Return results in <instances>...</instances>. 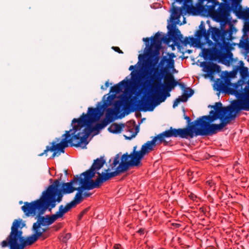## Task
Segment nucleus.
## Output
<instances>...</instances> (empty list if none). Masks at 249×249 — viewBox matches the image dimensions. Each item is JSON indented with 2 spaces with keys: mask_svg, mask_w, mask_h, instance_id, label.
I'll list each match as a JSON object with an SVG mask.
<instances>
[{
  "mask_svg": "<svg viewBox=\"0 0 249 249\" xmlns=\"http://www.w3.org/2000/svg\"><path fill=\"white\" fill-rule=\"evenodd\" d=\"M99 119L94 117L89 110L88 114L83 113L80 118L72 119L71 124L72 128L65 131L61 138H55V140H87L92 132L99 131L105 127L109 122L108 119L105 118L92 127H85L89 123Z\"/></svg>",
  "mask_w": 249,
  "mask_h": 249,
  "instance_id": "obj_1",
  "label": "nucleus"
},
{
  "mask_svg": "<svg viewBox=\"0 0 249 249\" xmlns=\"http://www.w3.org/2000/svg\"><path fill=\"white\" fill-rule=\"evenodd\" d=\"M211 110L209 115L203 116L193 122L199 136H212L221 131L227 124L235 119L234 115L223 119Z\"/></svg>",
  "mask_w": 249,
  "mask_h": 249,
  "instance_id": "obj_2",
  "label": "nucleus"
},
{
  "mask_svg": "<svg viewBox=\"0 0 249 249\" xmlns=\"http://www.w3.org/2000/svg\"><path fill=\"white\" fill-rule=\"evenodd\" d=\"M173 142H175V148L180 149H183V147H185V145L192 147L191 144L194 145V142L196 141H185V142H183L182 141H147L142 145L140 150L137 151L136 146H134L133 151L130 154L126 152L124 154L127 156V159L133 167H139L142 165V160L144 156L153 151L156 145L163 143L164 146L173 145Z\"/></svg>",
  "mask_w": 249,
  "mask_h": 249,
  "instance_id": "obj_3",
  "label": "nucleus"
},
{
  "mask_svg": "<svg viewBox=\"0 0 249 249\" xmlns=\"http://www.w3.org/2000/svg\"><path fill=\"white\" fill-rule=\"evenodd\" d=\"M20 224V220L14 221L10 234L0 243L1 248L9 247L10 249H24L26 246L31 245L37 241L34 234L26 239L22 236V231L18 230Z\"/></svg>",
  "mask_w": 249,
  "mask_h": 249,
  "instance_id": "obj_4",
  "label": "nucleus"
},
{
  "mask_svg": "<svg viewBox=\"0 0 249 249\" xmlns=\"http://www.w3.org/2000/svg\"><path fill=\"white\" fill-rule=\"evenodd\" d=\"M53 195L43 192L40 198L31 202H25L21 209L27 216L35 215L36 211H40V214H43L48 209L50 211L55 206V197Z\"/></svg>",
  "mask_w": 249,
  "mask_h": 249,
  "instance_id": "obj_5",
  "label": "nucleus"
},
{
  "mask_svg": "<svg viewBox=\"0 0 249 249\" xmlns=\"http://www.w3.org/2000/svg\"><path fill=\"white\" fill-rule=\"evenodd\" d=\"M193 9H194V7L192 6L186 4L185 3H184L183 5L179 8L173 7V15L171 16L170 18L173 23L171 24H169L167 28L168 30L170 36L171 37L172 40L177 46L179 45V42L180 41L184 46H186L188 44H190V41L189 40V37H186L184 39H182L183 36L178 29L176 27V23L175 22V20L178 19L180 18V15L191 13L192 12L191 10Z\"/></svg>",
  "mask_w": 249,
  "mask_h": 249,
  "instance_id": "obj_6",
  "label": "nucleus"
},
{
  "mask_svg": "<svg viewBox=\"0 0 249 249\" xmlns=\"http://www.w3.org/2000/svg\"><path fill=\"white\" fill-rule=\"evenodd\" d=\"M236 31L235 27L231 23L230 24L229 29L227 30H225L222 26L218 28L209 26L208 29L209 38L211 36L215 43L220 48L227 46L228 44L227 41H231L233 39L232 34Z\"/></svg>",
  "mask_w": 249,
  "mask_h": 249,
  "instance_id": "obj_7",
  "label": "nucleus"
},
{
  "mask_svg": "<svg viewBox=\"0 0 249 249\" xmlns=\"http://www.w3.org/2000/svg\"><path fill=\"white\" fill-rule=\"evenodd\" d=\"M76 143H73V141H60L58 143L54 142L51 143V145L47 146L43 152L39 154V156H48L49 152H53L52 155L49 157V159H53L55 156H59L61 153L65 152V148L68 147L75 146L84 148L90 141H76Z\"/></svg>",
  "mask_w": 249,
  "mask_h": 249,
  "instance_id": "obj_8",
  "label": "nucleus"
},
{
  "mask_svg": "<svg viewBox=\"0 0 249 249\" xmlns=\"http://www.w3.org/2000/svg\"><path fill=\"white\" fill-rule=\"evenodd\" d=\"M240 102H233L231 106L223 107L222 104L221 102H216L213 106L209 105V107L213 108L214 111L219 116L222 118L226 119L227 116L234 115L236 118L237 114L241 110V107H239Z\"/></svg>",
  "mask_w": 249,
  "mask_h": 249,
  "instance_id": "obj_9",
  "label": "nucleus"
},
{
  "mask_svg": "<svg viewBox=\"0 0 249 249\" xmlns=\"http://www.w3.org/2000/svg\"><path fill=\"white\" fill-rule=\"evenodd\" d=\"M206 9L209 14L214 17L218 21H223L225 20L229 15L228 8L230 5H226L225 3H220L218 1L211 3V4H207Z\"/></svg>",
  "mask_w": 249,
  "mask_h": 249,
  "instance_id": "obj_10",
  "label": "nucleus"
},
{
  "mask_svg": "<svg viewBox=\"0 0 249 249\" xmlns=\"http://www.w3.org/2000/svg\"><path fill=\"white\" fill-rule=\"evenodd\" d=\"M159 65L157 66L156 67H148L150 69V71H146L145 73V76L147 79H148V81H147L148 84L151 83V86L154 88L155 89L158 91V84L161 82V80L165 74L168 72L167 68H162L159 69Z\"/></svg>",
  "mask_w": 249,
  "mask_h": 249,
  "instance_id": "obj_11",
  "label": "nucleus"
},
{
  "mask_svg": "<svg viewBox=\"0 0 249 249\" xmlns=\"http://www.w3.org/2000/svg\"><path fill=\"white\" fill-rule=\"evenodd\" d=\"M159 65L157 66L156 67H148L150 69V71H146L145 73V76L147 79H148V81H147L148 84L151 83V86L154 88L155 89L158 91V84L161 82V80L165 74L168 72L167 68H162L159 69Z\"/></svg>",
  "mask_w": 249,
  "mask_h": 249,
  "instance_id": "obj_12",
  "label": "nucleus"
},
{
  "mask_svg": "<svg viewBox=\"0 0 249 249\" xmlns=\"http://www.w3.org/2000/svg\"><path fill=\"white\" fill-rule=\"evenodd\" d=\"M166 99V96L162 93L159 95L157 98L152 95L150 98H142L139 101L138 109L143 112L152 111L157 106L164 102Z\"/></svg>",
  "mask_w": 249,
  "mask_h": 249,
  "instance_id": "obj_13",
  "label": "nucleus"
},
{
  "mask_svg": "<svg viewBox=\"0 0 249 249\" xmlns=\"http://www.w3.org/2000/svg\"><path fill=\"white\" fill-rule=\"evenodd\" d=\"M199 136L193 122L183 128H176V138L188 139Z\"/></svg>",
  "mask_w": 249,
  "mask_h": 249,
  "instance_id": "obj_14",
  "label": "nucleus"
},
{
  "mask_svg": "<svg viewBox=\"0 0 249 249\" xmlns=\"http://www.w3.org/2000/svg\"><path fill=\"white\" fill-rule=\"evenodd\" d=\"M115 97V94L109 95L107 97V100L104 101L103 104L101 105L100 103H98L97 107H89L88 110L90 111L91 115H93L94 117L100 118L103 115L104 109L112 104Z\"/></svg>",
  "mask_w": 249,
  "mask_h": 249,
  "instance_id": "obj_15",
  "label": "nucleus"
},
{
  "mask_svg": "<svg viewBox=\"0 0 249 249\" xmlns=\"http://www.w3.org/2000/svg\"><path fill=\"white\" fill-rule=\"evenodd\" d=\"M164 83H161V82L158 84V91H157L155 90L156 93L159 94L161 90L171 91L175 87L178 85V82L177 81L175 78L174 75L170 72L167 73L164 76Z\"/></svg>",
  "mask_w": 249,
  "mask_h": 249,
  "instance_id": "obj_16",
  "label": "nucleus"
},
{
  "mask_svg": "<svg viewBox=\"0 0 249 249\" xmlns=\"http://www.w3.org/2000/svg\"><path fill=\"white\" fill-rule=\"evenodd\" d=\"M106 162L104 157L97 158L93 160V163L89 169L81 174L80 176H82V175H86V178L92 179L98 172L97 171L103 167Z\"/></svg>",
  "mask_w": 249,
  "mask_h": 249,
  "instance_id": "obj_17",
  "label": "nucleus"
},
{
  "mask_svg": "<svg viewBox=\"0 0 249 249\" xmlns=\"http://www.w3.org/2000/svg\"><path fill=\"white\" fill-rule=\"evenodd\" d=\"M133 167L128 160L127 159V156L123 154L122 156L121 161L117 166L116 170L111 172H107L109 179L111 178L117 176L121 173L127 171L130 167Z\"/></svg>",
  "mask_w": 249,
  "mask_h": 249,
  "instance_id": "obj_18",
  "label": "nucleus"
},
{
  "mask_svg": "<svg viewBox=\"0 0 249 249\" xmlns=\"http://www.w3.org/2000/svg\"><path fill=\"white\" fill-rule=\"evenodd\" d=\"M244 90V92L241 90L240 91H236L238 94V100L234 102H240L239 106L242 108L241 110L249 111V86H246Z\"/></svg>",
  "mask_w": 249,
  "mask_h": 249,
  "instance_id": "obj_19",
  "label": "nucleus"
},
{
  "mask_svg": "<svg viewBox=\"0 0 249 249\" xmlns=\"http://www.w3.org/2000/svg\"><path fill=\"white\" fill-rule=\"evenodd\" d=\"M82 176H84V178H82L79 177V180H78V184L80 185L78 187H75V191H77V193H79L81 195H83L84 190H90L95 188L90 180L91 178H86V175Z\"/></svg>",
  "mask_w": 249,
  "mask_h": 249,
  "instance_id": "obj_20",
  "label": "nucleus"
},
{
  "mask_svg": "<svg viewBox=\"0 0 249 249\" xmlns=\"http://www.w3.org/2000/svg\"><path fill=\"white\" fill-rule=\"evenodd\" d=\"M79 177L78 175L74 176L70 182L63 183L62 184L61 191L64 194H71L75 191V186L78 184Z\"/></svg>",
  "mask_w": 249,
  "mask_h": 249,
  "instance_id": "obj_21",
  "label": "nucleus"
},
{
  "mask_svg": "<svg viewBox=\"0 0 249 249\" xmlns=\"http://www.w3.org/2000/svg\"><path fill=\"white\" fill-rule=\"evenodd\" d=\"M200 66L203 68L204 71L209 75H212L215 72H219L221 71L219 65L211 62H202L200 64Z\"/></svg>",
  "mask_w": 249,
  "mask_h": 249,
  "instance_id": "obj_22",
  "label": "nucleus"
},
{
  "mask_svg": "<svg viewBox=\"0 0 249 249\" xmlns=\"http://www.w3.org/2000/svg\"><path fill=\"white\" fill-rule=\"evenodd\" d=\"M171 137L176 138V128L172 127H170L169 129L162 132L156 136L151 137L150 138L152 140H164L165 138Z\"/></svg>",
  "mask_w": 249,
  "mask_h": 249,
  "instance_id": "obj_23",
  "label": "nucleus"
},
{
  "mask_svg": "<svg viewBox=\"0 0 249 249\" xmlns=\"http://www.w3.org/2000/svg\"><path fill=\"white\" fill-rule=\"evenodd\" d=\"M151 46H161L162 41L168 44L172 40L171 37H167L166 36L161 37V35L159 33H157L154 37L151 38Z\"/></svg>",
  "mask_w": 249,
  "mask_h": 249,
  "instance_id": "obj_24",
  "label": "nucleus"
},
{
  "mask_svg": "<svg viewBox=\"0 0 249 249\" xmlns=\"http://www.w3.org/2000/svg\"><path fill=\"white\" fill-rule=\"evenodd\" d=\"M98 177L94 181L92 179H90L95 188H99L103 183L109 180L107 172H97Z\"/></svg>",
  "mask_w": 249,
  "mask_h": 249,
  "instance_id": "obj_25",
  "label": "nucleus"
},
{
  "mask_svg": "<svg viewBox=\"0 0 249 249\" xmlns=\"http://www.w3.org/2000/svg\"><path fill=\"white\" fill-rule=\"evenodd\" d=\"M132 100L130 99L129 97H126L124 100V102L120 100L116 101L114 104V106L115 108L119 110L121 107L124 106L125 111L129 110L131 107Z\"/></svg>",
  "mask_w": 249,
  "mask_h": 249,
  "instance_id": "obj_26",
  "label": "nucleus"
},
{
  "mask_svg": "<svg viewBox=\"0 0 249 249\" xmlns=\"http://www.w3.org/2000/svg\"><path fill=\"white\" fill-rule=\"evenodd\" d=\"M122 156L120 154H116L115 157L109 160L108 163L109 165L108 168L106 170V172H109L111 170H116L117 166L120 164L121 161Z\"/></svg>",
  "mask_w": 249,
  "mask_h": 249,
  "instance_id": "obj_27",
  "label": "nucleus"
},
{
  "mask_svg": "<svg viewBox=\"0 0 249 249\" xmlns=\"http://www.w3.org/2000/svg\"><path fill=\"white\" fill-rule=\"evenodd\" d=\"M129 84V81L128 80L124 79L118 84L111 87L110 89V92L113 93L114 94L119 93L122 91L124 88L127 87Z\"/></svg>",
  "mask_w": 249,
  "mask_h": 249,
  "instance_id": "obj_28",
  "label": "nucleus"
},
{
  "mask_svg": "<svg viewBox=\"0 0 249 249\" xmlns=\"http://www.w3.org/2000/svg\"><path fill=\"white\" fill-rule=\"evenodd\" d=\"M195 36L200 41L203 37L209 46L213 45V42L209 39V33L208 30L207 31H203L202 30H198L195 33Z\"/></svg>",
  "mask_w": 249,
  "mask_h": 249,
  "instance_id": "obj_29",
  "label": "nucleus"
},
{
  "mask_svg": "<svg viewBox=\"0 0 249 249\" xmlns=\"http://www.w3.org/2000/svg\"><path fill=\"white\" fill-rule=\"evenodd\" d=\"M232 11L239 18H242L244 19H249V8L242 9L241 5L239 4V7H237L236 10H233Z\"/></svg>",
  "mask_w": 249,
  "mask_h": 249,
  "instance_id": "obj_30",
  "label": "nucleus"
},
{
  "mask_svg": "<svg viewBox=\"0 0 249 249\" xmlns=\"http://www.w3.org/2000/svg\"><path fill=\"white\" fill-rule=\"evenodd\" d=\"M165 63H166L167 65L164 68H167V70L174 68L175 61L174 59H169L166 56H163L160 62L159 65L162 67Z\"/></svg>",
  "mask_w": 249,
  "mask_h": 249,
  "instance_id": "obj_31",
  "label": "nucleus"
},
{
  "mask_svg": "<svg viewBox=\"0 0 249 249\" xmlns=\"http://www.w3.org/2000/svg\"><path fill=\"white\" fill-rule=\"evenodd\" d=\"M42 214H40V211H38L37 220V221L34 223L35 228H40L41 226H48L45 216H42Z\"/></svg>",
  "mask_w": 249,
  "mask_h": 249,
  "instance_id": "obj_32",
  "label": "nucleus"
},
{
  "mask_svg": "<svg viewBox=\"0 0 249 249\" xmlns=\"http://www.w3.org/2000/svg\"><path fill=\"white\" fill-rule=\"evenodd\" d=\"M194 93V91L189 88H186L184 90L183 94L182 96H179L177 99L181 100V102H185L187 101L188 98L191 97Z\"/></svg>",
  "mask_w": 249,
  "mask_h": 249,
  "instance_id": "obj_33",
  "label": "nucleus"
},
{
  "mask_svg": "<svg viewBox=\"0 0 249 249\" xmlns=\"http://www.w3.org/2000/svg\"><path fill=\"white\" fill-rule=\"evenodd\" d=\"M124 124H118L114 123L108 128V130L113 133H120L122 132Z\"/></svg>",
  "mask_w": 249,
  "mask_h": 249,
  "instance_id": "obj_34",
  "label": "nucleus"
},
{
  "mask_svg": "<svg viewBox=\"0 0 249 249\" xmlns=\"http://www.w3.org/2000/svg\"><path fill=\"white\" fill-rule=\"evenodd\" d=\"M60 185V181L59 179H56L54 180L53 184L50 185L47 190L44 192L47 193L56 195L57 191H59L57 187Z\"/></svg>",
  "mask_w": 249,
  "mask_h": 249,
  "instance_id": "obj_35",
  "label": "nucleus"
},
{
  "mask_svg": "<svg viewBox=\"0 0 249 249\" xmlns=\"http://www.w3.org/2000/svg\"><path fill=\"white\" fill-rule=\"evenodd\" d=\"M160 60V56H151L145 61V64L147 67H154L157 66Z\"/></svg>",
  "mask_w": 249,
  "mask_h": 249,
  "instance_id": "obj_36",
  "label": "nucleus"
},
{
  "mask_svg": "<svg viewBox=\"0 0 249 249\" xmlns=\"http://www.w3.org/2000/svg\"><path fill=\"white\" fill-rule=\"evenodd\" d=\"M241 86V84H240L239 83V81L237 82V83H234V84H232V85L231 87H232V88H229L228 89V91H229V93L231 94H234V95H235L236 96V97L237 98H238V94H237L236 93V91L237 92H238V91H240V90H238V89Z\"/></svg>",
  "mask_w": 249,
  "mask_h": 249,
  "instance_id": "obj_37",
  "label": "nucleus"
},
{
  "mask_svg": "<svg viewBox=\"0 0 249 249\" xmlns=\"http://www.w3.org/2000/svg\"><path fill=\"white\" fill-rule=\"evenodd\" d=\"M238 67V70H239V72L241 75V77L243 80H246L247 78L249 77V69L248 68L245 67Z\"/></svg>",
  "mask_w": 249,
  "mask_h": 249,
  "instance_id": "obj_38",
  "label": "nucleus"
},
{
  "mask_svg": "<svg viewBox=\"0 0 249 249\" xmlns=\"http://www.w3.org/2000/svg\"><path fill=\"white\" fill-rule=\"evenodd\" d=\"M215 84L217 86V90L218 91H225L226 90L225 83L224 81L218 79L216 81Z\"/></svg>",
  "mask_w": 249,
  "mask_h": 249,
  "instance_id": "obj_39",
  "label": "nucleus"
},
{
  "mask_svg": "<svg viewBox=\"0 0 249 249\" xmlns=\"http://www.w3.org/2000/svg\"><path fill=\"white\" fill-rule=\"evenodd\" d=\"M67 212L65 209L63 205H61L59 207L58 211L54 214L57 219L61 218L63 216L64 214L66 213Z\"/></svg>",
  "mask_w": 249,
  "mask_h": 249,
  "instance_id": "obj_40",
  "label": "nucleus"
},
{
  "mask_svg": "<svg viewBox=\"0 0 249 249\" xmlns=\"http://www.w3.org/2000/svg\"><path fill=\"white\" fill-rule=\"evenodd\" d=\"M223 1L226 2L227 1H231V6L229 7L231 9V10H236L237 7H239V4L241 1V0H222Z\"/></svg>",
  "mask_w": 249,
  "mask_h": 249,
  "instance_id": "obj_41",
  "label": "nucleus"
},
{
  "mask_svg": "<svg viewBox=\"0 0 249 249\" xmlns=\"http://www.w3.org/2000/svg\"><path fill=\"white\" fill-rule=\"evenodd\" d=\"M45 217L48 226L53 223L57 219L54 214L51 215H47Z\"/></svg>",
  "mask_w": 249,
  "mask_h": 249,
  "instance_id": "obj_42",
  "label": "nucleus"
},
{
  "mask_svg": "<svg viewBox=\"0 0 249 249\" xmlns=\"http://www.w3.org/2000/svg\"><path fill=\"white\" fill-rule=\"evenodd\" d=\"M40 228H35V225H33V230L34 231L35 233L33 234L36 240H37L42 235L43 232H41L39 231Z\"/></svg>",
  "mask_w": 249,
  "mask_h": 249,
  "instance_id": "obj_43",
  "label": "nucleus"
},
{
  "mask_svg": "<svg viewBox=\"0 0 249 249\" xmlns=\"http://www.w3.org/2000/svg\"><path fill=\"white\" fill-rule=\"evenodd\" d=\"M155 47V50L152 51L151 49H149V51L151 52V56H160V50L161 48V46H154Z\"/></svg>",
  "mask_w": 249,
  "mask_h": 249,
  "instance_id": "obj_44",
  "label": "nucleus"
},
{
  "mask_svg": "<svg viewBox=\"0 0 249 249\" xmlns=\"http://www.w3.org/2000/svg\"><path fill=\"white\" fill-rule=\"evenodd\" d=\"M83 196L82 195L79 194V193H76L74 197V200L77 202L78 204H79L81 201L83 200Z\"/></svg>",
  "mask_w": 249,
  "mask_h": 249,
  "instance_id": "obj_45",
  "label": "nucleus"
},
{
  "mask_svg": "<svg viewBox=\"0 0 249 249\" xmlns=\"http://www.w3.org/2000/svg\"><path fill=\"white\" fill-rule=\"evenodd\" d=\"M224 81L225 83L226 89L228 90L229 87H231L232 83L231 82L230 79L227 77L225 78Z\"/></svg>",
  "mask_w": 249,
  "mask_h": 249,
  "instance_id": "obj_46",
  "label": "nucleus"
},
{
  "mask_svg": "<svg viewBox=\"0 0 249 249\" xmlns=\"http://www.w3.org/2000/svg\"><path fill=\"white\" fill-rule=\"evenodd\" d=\"M238 70V67H237L236 70H234L228 73V74L227 75V77L230 78H234L235 77L236 75L237 74V71Z\"/></svg>",
  "mask_w": 249,
  "mask_h": 249,
  "instance_id": "obj_47",
  "label": "nucleus"
},
{
  "mask_svg": "<svg viewBox=\"0 0 249 249\" xmlns=\"http://www.w3.org/2000/svg\"><path fill=\"white\" fill-rule=\"evenodd\" d=\"M211 54V51L209 49H204L203 50V57L206 59Z\"/></svg>",
  "mask_w": 249,
  "mask_h": 249,
  "instance_id": "obj_48",
  "label": "nucleus"
},
{
  "mask_svg": "<svg viewBox=\"0 0 249 249\" xmlns=\"http://www.w3.org/2000/svg\"><path fill=\"white\" fill-rule=\"evenodd\" d=\"M187 193L188 197L190 199L194 201L196 200L197 198V196L195 194L190 191H187Z\"/></svg>",
  "mask_w": 249,
  "mask_h": 249,
  "instance_id": "obj_49",
  "label": "nucleus"
},
{
  "mask_svg": "<svg viewBox=\"0 0 249 249\" xmlns=\"http://www.w3.org/2000/svg\"><path fill=\"white\" fill-rule=\"evenodd\" d=\"M89 210V208H87L81 212L80 214L78 215V219L80 220L83 216V215L87 213Z\"/></svg>",
  "mask_w": 249,
  "mask_h": 249,
  "instance_id": "obj_50",
  "label": "nucleus"
},
{
  "mask_svg": "<svg viewBox=\"0 0 249 249\" xmlns=\"http://www.w3.org/2000/svg\"><path fill=\"white\" fill-rule=\"evenodd\" d=\"M135 132L134 133H133L130 136H124L125 137V138L127 139H131V138H132L133 137H134L137 134V133L138 132L139 130V127L137 126L136 129H135Z\"/></svg>",
  "mask_w": 249,
  "mask_h": 249,
  "instance_id": "obj_51",
  "label": "nucleus"
},
{
  "mask_svg": "<svg viewBox=\"0 0 249 249\" xmlns=\"http://www.w3.org/2000/svg\"><path fill=\"white\" fill-rule=\"evenodd\" d=\"M56 193H57L56 196H57V197L56 198H55V200H56V201H57L58 202H60L62 200V198L63 196L61 194L60 190L57 191Z\"/></svg>",
  "mask_w": 249,
  "mask_h": 249,
  "instance_id": "obj_52",
  "label": "nucleus"
},
{
  "mask_svg": "<svg viewBox=\"0 0 249 249\" xmlns=\"http://www.w3.org/2000/svg\"><path fill=\"white\" fill-rule=\"evenodd\" d=\"M190 37V44L193 45L195 44H196L197 42H199V40L196 37L194 38V37Z\"/></svg>",
  "mask_w": 249,
  "mask_h": 249,
  "instance_id": "obj_53",
  "label": "nucleus"
},
{
  "mask_svg": "<svg viewBox=\"0 0 249 249\" xmlns=\"http://www.w3.org/2000/svg\"><path fill=\"white\" fill-rule=\"evenodd\" d=\"M71 233H67L62 238V241L64 242H66L68 240H69L71 237Z\"/></svg>",
  "mask_w": 249,
  "mask_h": 249,
  "instance_id": "obj_54",
  "label": "nucleus"
},
{
  "mask_svg": "<svg viewBox=\"0 0 249 249\" xmlns=\"http://www.w3.org/2000/svg\"><path fill=\"white\" fill-rule=\"evenodd\" d=\"M181 100H180V99H177H177L175 100V101H174V103H173V108H175L176 107H177L178 106V104H179L180 102H181Z\"/></svg>",
  "mask_w": 249,
  "mask_h": 249,
  "instance_id": "obj_55",
  "label": "nucleus"
},
{
  "mask_svg": "<svg viewBox=\"0 0 249 249\" xmlns=\"http://www.w3.org/2000/svg\"><path fill=\"white\" fill-rule=\"evenodd\" d=\"M69 204L71 207V208H72L75 207L76 206V205L78 204V203H77V202L73 199L71 202L69 203Z\"/></svg>",
  "mask_w": 249,
  "mask_h": 249,
  "instance_id": "obj_56",
  "label": "nucleus"
},
{
  "mask_svg": "<svg viewBox=\"0 0 249 249\" xmlns=\"http://www.w3.org/2000/svg\"><path fill=\"white\" fill-rule=\"evenodd\" d=\"M112 49L119 53H123V52L118 47H112Z\"/></svg>",
  "mask_w": 249,
  "mask_h": 249,
  "instance_id": "obj_57",
  "label": "nucleus"
},
{
  "mask_svg": "<svg viewBox=\"0 0 249 249\" xmlns=\"http://www.w3.org/2000/svg\"><path fill=\"white\" fill-rule=\"evenodd\" d=\"M163 90V91L162 92V93H163V94L166 96V98L167 97H169L170 96V91H168V90H164V89H162Z\"/></svg>",
  "mask_w": 249,
  "mask_h": 249,
  "instance_id": "obj_58",
  "label": "nucleus"
},
{
  "mask_svg": "<svg viewBox=\"0 0 249 249\" xmlns=\"http://www.w3.org/2000/svg\"><path fill=\"white\" fill-rule=\"evenodd\" d=\"M184 118L185 120H186L187 122L188 125H189L192 122H191V119L189 117L185 115V114L184 113Z\"/></svg>",
  "mask_w": 249,
  "mask_h": 249,
  "instance_id": "obj_59",
  "label": "nucleus"
},
{
  "mask_svg": "<svg viewBox=\"0 0 249 249\" xmlns=\"http://www.w3.org/2000/svg\"><path fill=\"white\" fill-rule=\"evenodd\" d=\"M109 87V83L108 81H107L105 83V85H104V87L103 86H102L101 87V89L103 90L106 89L108 87Z\"/></svg>",
  "mask_w": 249,
  "mask_h": 249,
  "instance_id": "obj_60",
  "label": "nucleus"
},
{
  "mask_svg": "<svg viewBox=\"0 0 249 249\" xmlns=\"http://www.w3.org/2000/svg\"><path fill=\"white\" fill-rule=\"evenodd\" d=\"M82 195H83V198L84 197H89L91 195V194L89 192H85L83 193Z\"/></svg>",
  "mask_w": 249,
  "mask_h": 249,
  "instance_id": "obj_61",
  "label": "nucleus"
},
{
  "mask_svg": "<svg viewBox=\"0 0 249 249\" xmlns=\"http://www.w3.org/2000/svg\"><path fill=\"white\" fill-rule=\"evenodd\" d=\"M142 40H143V41L144 42H145V44H146V46H149V41H150V38H148V37L143 38L142 39Z\"/></svg>",
  "mask_w": 249,
  "mask_h": 249,
  "instance_id": "obj_62",
  "label": "nucleus"
},
{
  "mask_svg": "<svg viewBox=\"0 0 249 249\" xmlns=\"http://www.w3.org/2000/svg\"><path fill=\"white\" fill-rule=\"evenodd\" d=\"M199 211L200 212L204 213V214H205L206 212H207V210H206V208L205 207H200L199 209Z\"/></svg>",
  "mask_w": 249,
  "mask_h": 249,
  "instance_id": "obj_63",
  "label": "nucleus"
},
{
  "mask_svg": "<svg viewBox=\"0 0 249 249\" xmlns=\"http://www.w3.org/2000/svg\"><path fill=\"white\" fill-rule=\"evenodd\" d=\"M114 249H122L121 246L119 244H116L114 245L113 247Z\"/></svg>",
  "mask_w": 249,
  "mask_h": 249,
  "instance_id": "obj_64",
  "label": "nucleus"
}]
</instances>
